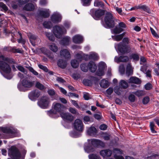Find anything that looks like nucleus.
Returning a JSON list of instances; mask_svg holds the SVG:
<instances>
[{
    "label": "nucleus",
    "instance_id": "obj_1",
    "mask_svg": "<svg viewBox=\"0 0 159 159\" xmlns=\"http://www.w3.org/2000/svg\"><path fill=\"white\" fill-rule=\"evenodd\" d=\"M7 62H13V59L6 57L2 55L0 56V70L5 73H9L11 71V68Z\"/></svg>",
    "mask_w": 159,
    "mask_h": 159
},
{
    "label": "nucleus",
    "instance_id": "obj_2",
    "mask_svg": "<svg viewBox=\"0 0 159 159\" xmlns=\"http://www.w3.org/2000/svg\"><path fill=\"white\" fill-rule=\"evenodd\" d=\"M129 40L128 38L125 37L123 39L122 42L115 46L116 48H117L119 52L122 53H129L130 52L131 48L129 45H126L129 43Z\"/></svg>",
    "mask_w": 159,
    "mask_h": 159
},
{
    "label": "nucleus",
    "instance_id": "obj_3",
    "mask_svg": "<svg viewBox=\"0 0 159 159\" xmlns=\"http://www.w3.org/2000/svg\"><path fill=\"white\" fill-rule=\"evenodd\" d=\"M53 109L47 111V114L50 117L54 118L57 112L61 113L63 111L65 107L62 104L56 102H54L52 104Z\"/></svg>",
    "mask_w": 159,
    "mask_h": 159
},
{
    "label": "nucleus",
    "instance_id": "obj_4",
    "mask_svg": "<svg viewBox=\"0 0 159 159\" xmlns=\"http://www.w3.org/2000/svg\"><path fill=\"white\" fill-rule=\"evenodd\" d=\"M115 19L111 13L110 12L106 13L104 18L105 25L104 26L107 28H113L115 25Z\"/></svg>",
    "mask_w": 159,
    "mask_h": 159
},
{
    "label": "nucleus",
    "instance_id": "obj_5",
    "mask_svg": "<svg viewBox=\"0 0 159 159\" xmlns=\"http://www.w3.org/2000/svg\"><path fill=\"white\" fill-rule=\"evenodd\" d=\"M21 84L18 85V88L20 91H24V90L22 88V86L26 88H30L32 87L34 84V81H30L27 79H25L21 81Z\"/></svg>",
    "mask_w": 159,
    "mask_h": 159
},
{
    "label": "nucleus",
    "instance_id": "obj_6",
    "mask_svg": "<svg viewBox=\"0 0 159 159\" xmlns=\"http://www.w3.org/2000/svg\"><path fill=\"white\" fill-rule=\"evenodd\" d=\"M50 100L47 96H43L41 98L38 102V105L41 108H47L50 104Z\"/></svg>",
    "mask_w": 159,
    "mask_h": 159
},
{
    "label": "nucleus",
    "instance_id": "obj_7",
    "mask_svg": "<svg viewBox=\"0 0 159 159\" xmlns=\"http://www.w3.org/2000/svg\"><path fill=\"white\" fill-rule=\"evenodd\" d=\"M8 154L13 159L19 158L20 156V153L18 149L15 146H11L9 149Z\"/></svg>",
    "mask_w": 159,
    "mask_h": 159
},
{
    "label": "nucleus",
    "instance_id": "obj_8",
    "mask_svg": "<svg viewBox=\"0 0 159 159\" xmlns=\"http://www.w3.org/2000/svg\"><path fill=\"white\" fill-rule=\"evenodd\" d=\"M66 33V30L62 26L56 25L53 27V33L55 36L58 38H60L62 35Z\"/></svg>",
    "mask_w": 159,
    "mask_h": 159
},
{
    "label": "nucleus",
    "instance_id": "obj_9",
    "mask_svg": "<svg viewBox=\"0 0 159 159\" xmlns=\"http://www.w3.org/2000/svg\"><path fill=\"white\" fill-rule=\"evenodd\" d=\"M104 11L101 9L95 10L94 9H92L90 11V14L96 20H99L101 17L104 14Z\"/></svg>",
    "mask_w": 159,
    "mask_h": 159
},
{
    "label": "nucleus",
    "instance_id": "obj_10",
    "mask_svg": "<svg viewBox=\"0 0 159 159\" xmlns=\"http://www.w3.org/2000/svg\"><path fill=\"white\" fill-rule=\"evenodd\" d=\"M74 129L79 131H82L84 128L82 121L80 119L76 120L73 124Z\"/></svg>",
    "mask_w": 159,
    "mask_h": 159
},
{
    "label": "nucleus",
    "instance_id": "obj_11",
    "mask_svg": "<svg viewBox=\"0 0 159 159\" xmlns=\"http://www.w3.org/2000/svg\"><path fill=\"white\" fill-rule=\"evenodd\" d=\"M40 95L39 91L38 90H35L31 92L29 94V97L31 100L38 98Z\"/></svg>",
    "mask_w": 159,
    "mask_h": 159
},
{
    "label": "nucleus",
    "instance_id": "obj_12",
    "mask_svg": "<svg viewBox=\"0 0 159 159\" xmlns=\"http://www.w3.org/2000/svg\"><path fill=\"white\" fill-rule=\"evenodd\" d=\"M51 20L54 23H57L60 22L61 20V15L57 12H55L51 16Z\"/></svg>",
    "mask_w": 159,
    "mask_h": 159
},
{
    "label": "nucleus",
    "instance_id": "obj_13",
    "mask_svg": "<svg viewBox=\"0 0 159 159\" xmlns=\"http://www.w3.org/2000/svg\"><path fill=\"white\" fill-rule=\"evenodd\" d=\"M113 153L114 154V157L115 159H124L122 156L117 155L122 154V151L121 150L117 148H115L113 150Z\"/></svg>",
    "mask_w": 159,
    "mask_h": 159
},
{
    "label": "nucleus",
    "instance_id": "obj_14",
    "mask_svg": "<svg viewBox=\"0 0 159 159\" xmlns=\"http://www.w3.org/2000/svg\"><path fill=\"white\" fill-rule=\"evenodd\" d=\"M60 115L63 119L70 121H72L74 119V117L68 113L61 112Z\"/></svg>",
    "mask_w": 159,
    "mask_h": 159
},
{
    "label": "nucleus",
    "instance_id": "obj_15",
    "mask_svg": "<svg viewBox=\"0 0 159 159\" xmlns=\"http://www.w3.org/2000/svg\"><path fill=\"white\" fill-rule=\"evenodd\" d=\"M88 141L89 144H90L94 147L96 146L102 145V144H103V143L102 142L97 139H88Z\"/></svg>",
    "mask_w": 159,
    "mask_h": 159
},
{
    "label": "nucleus",
    "instance_id": "obj_16",
    "mask_svg": "<svg viewBox=\"0 0 159 159\" xmlns=\"http://www.w3.org/2000/svg\"><path fill=\"white\" fill-rule=\"evenodd\" d=\"M100 153V155L103 157H109L111 156L112 151L109 149H106L101 150Z\"/></svg>",
    "mask_w": 159,
    "mask_h": 159
},
{
    "label": "nucleus",
    "instance_id": "obj_17",
    "mask_svg": "<svg viewBox=\"0 0 159 159\" xmlns=\"http://www.w3.org/2000/svg\"><path fill=\"white\" fill-rule=\"evenodd\" d=\"M28 36L29 38L30 41L32 45L35 46L36 41L39 40L37 36L30 33L28 34Z\"/></svg>",
    "mask_w": 159,
    "mask_h": 159
},
{
    "label": "nucleus",
    "instance_id": "obj_18",
    "mask_svg": "<svg viewBox=\"0 0 159 159\" xmlns=\"http://www.w3.org/2000/svg\"><path fill=\"white\" fill-rule=\"evenodd\" d=\"M147 66H148L146 65L142 66L140 68V70L146 74L147 77L151 78L152 77V70H147Z\"/></svg>",
    "mask_w": 159,
    "mask_h": 159
},
{
    "label": "nucleus",
    "instance_id": "obj_19",
    "mask_svg": "<svg viewBox=\"0 0 159 159\" xmlns=\"http://www.w3.org/2000/svg\"><path fill=\"white\" fill-rule=\"evenodd\" d=\"M97 132V129L94 126H91L87 129V133L89 135L94 136L96 134Z\"/></svg>",
    "mask_w": 159,
    "mask_h": 159
},
{
    "label": "nucleus",
    "instance_id": "obj_20",
    "mask_svg": "<svg viewBox=\"0 0 159 159\" xmlns=\"http://www.w3.org/2000/svg\"><path fill=\"white\" fill-rule=\"evenodd\" d=\"M60 54L61 57L66 59L70 58V54L69 51L66 49L61 50L60 52Z\"/></svg>",
    "mask_w": 159,
    "mask_h": 159
},
{
    "label": "nucleus",
    "instance_id": "obj_21",
    "mask_svg": "<svg viewBox=\"0 0 159 159\" xmlns=\"http://www.w3.org/2000/svg\"><path fill=\"white\" fill-rule=\"evenodd\" d=\"M83 41V38L82 36L80 35H76L73 38V41L76 43H80Z\"/></svg>",
    "mask_w": 159,
    "mask_h": 159
},
{
    "label": "nucleus",
    "instance_id": "obj_22",
    "mask_svg": "<svg viewBox=\"0 0 159 159\" xmlns=\"http://www.w3.org/2000/svg\"><path fill=\"white\" fill-rule=\"evenodd\" d=\"M129 60V58L127 56H120L119 57H116L115 58V61L117 62H125Z\"/></svg>",
    "mask_w": 159,
    "mask_h": 159
},
{
    "label": "nucleus",
    "instance_id": "obj_23",
    "mask_svg": "<svg viewBox=\"0 0 159 159\" xmlns=\"http://www.w3.org/2000/svg\"><path fill=\"white\" fill-rule=\"evenodd\" d=\"M129 83H134L136 84H139L141 83V80L139 78L135 77H131L129 80Z\"/></svg>",
    "mask_w": 159,
    "mask_h": 159
},
{
    "label": "nucleus",
    "instance_id": "obj_24",
    "mask_svg": "<svg viewBox=\"0 0 159 159\" xmlns=\"http://www.w3.org/2000/svg\"><path fill=\"white\" fill-rule=\"evenodd\" d=\"M1 130L5 133L13 134L15 133V131L12 128L2 127Z\"/></svg>",
    "mask_w": 159,
    "mask_h": 159
},
{
    "label": "nucleus",
    "instance_id": "obj_25",
    "mask_svg": "<svg viewBox=\"0 0 159 159\" xmlns=\"http://www.w3.org/2000/svg\"><path fill=\"white\" fill-rule=\"evenodd\" d=\"M86 56L88 59L94 60H98L99 58L97 54L93 52H91L89 55H87Z\"/></svg>",
    "mask_w": 159,
    "mask_h": 159
},
{
    "label": "nucleus",
    "instance_id": "obj_26",
    "mask_svg": "<svg viewBox=\"0 0 159 159\" xmlns=\"http://www.w3.org/2000/svg\"><path fill=\"white\" fill-rule=\"evenodd\" d=\"M70 38L68 36L64 37L60 42V43L63 45H67L69 44Z\"/></svg>",
    "mask_w": 159,
    "mask_h": 159
},
{
    "label": "nucleus",
    "instance_id": "obj_27",
    "mask_svg": "<svg viewBox=\"0 0 159 159\" xmlns=\"http://www.w3.org/2000/svg\"><path fill=\"white\" fill-rule=\"evenodd\" d=\"M40 15L43 17H48L50 15V11L49 9H45L43 10H40Z\"/></svg>",
    "mask_w": 159,
    "mask_h": 159
},
{
    "label": "nucleus",
    "instance_id": "obj_28",
    "mask_svg": "<svg viewBox=\"0 0 159 159\" xmlns=\"http://www.w3.org/2000/svg\"><path fill=\"white\" fill-rule=\"evenodd\" d=\"M99 84L101 87L106 89L109 86V83L107 80L103 79L100 81Z\"/></svg>",
    "mask_w": 159,
    "mask_h": 159
},
{
    "label": "nucleus",
    "instance_id": "obj_29",
    "mask_svg": "<svg viewBox=\"0 0 159 159\" xmlns=\"http://www.w3.org/2000/svg\"><path fill=\"white\" fill-rule=\"evenodd\" d=\"M88 66L89 70L90 71L92 72H94L95 71L97 68V66L93 62H90Z\"/></svg>",
    "mask_w": 159,
    "mask_h": 159
},
{
    "label": "nucleus",
    "instance_id": "obj_30",
    "mask_svg": "<svg viewBox=\"0 0 159 159\" xmlns=\"http://www.w3.org/2000/svg\"><path fill=\"white\" fill-rule=\"evenodd\" d=\"M34 5L31 3L26 4L23 7V9L27 11H31L34 9Z\"/></svg>",
    "mask_w": 159,
    "mask_h": 159
},
{
    "label": "nucleus",
    "instance_id": "obj_31",
    "mask_svg": "<svg viewBox=\"0 0 159 159\" xmlns=\"http://www.w3.org/2000/svg\"><path fill=\"white\" fill-rule=\"evenodd\" d=\"M49 48L52 51L56 52L58 50V47L55 43H52L49 45Z\"/></svg>",
    "mask_w": 159,
    "mask_h": 159
},
{
    "label": "nucleus",
    "instance_id": "obj_32",
    "mask_svg": "<svg viewBox=\"0 0 159 159\" xmlns=\"http://www.w3.org/2000/svg\"><path fill=\"white\" fill-rule=\"evenodd\" d=\"M133 68L130 64H128L127 66L126 70V74L129 76L132 75L133 73Z\"/></svg>",
    "mask_w": 159,
    "mask_h": 159
},
{
    "label": "nucleus",
    "instance_id": "obj_33",
    "mask_svg": "<svg viewBox=\"0 0 159 159\" xmlns=\"http://www.w3.org/2000/svg\"><path fill=\"white\" fill-rule=\"evenodd\" d=\"M67 64V63L66 61L61 59L59 60L57 62L58 66L62 68H65Z\"/></svg>",
    "mask_w": 159,
    "mask_h": 159
},
{
    "label": "nucleus",
    "instance_id": "obj_34",
    "mask_svg": "<svg viewBox=\"0 0 159 159\" xmlns=\"http://www.w3.org/2000/svg\"><path fill=\"white\" fill-rule=\"evenodd\" d=\"M89 146L85 147L84 148V150L87 153L93 152L95 150V147L92 146L90 144H89Z\"/></svg>",
    "mask_w": 159,
    "mask_h": 159
},
{
    "label": "nucleus",
    "instance_id": "obj_35",
    "mask_svg": "<svg viewBox=\"0 0 159 159\" xmlns=\"http://www.w3.org/2000/svg\"><path fill=\"white\" fill-rule=\"evenodd\" d=\"M125 33L124 32L122 34L112 37V38L113 39L116 41H120L123 38V37L125 34Z\"/></svg>",
    "mask_w": 159,
    "mask_h": 159
},
{
    "label": "nucleus",
    "instance_id": "obj_36",
    "mask_svg": "<svg viewBox=\"0 0 159 159\" xmlns=\"http://www.w3.org/2000/svg\"><path fill=\"white\" fill-rule=\"evenodd\" d=\"M120 86L122 88L125 89L128 86V84L127 82L123 80H121L120 83Z\"/></svg>",
    "mask_w": 159,
    "mask_h": 159
},
{
    "label": "nucleus",
    "instance_id": "obj_37",
    "mask_svg": "<svg viewBox=\"0 0 159 159\" xmlns=\"http://www.w3.org/2000/svg\"><path fill=\"white\" fill-rule=\"evenodd\" d=\"M114 91L118 95H120L123 92L122 88L118 86H116L114 88Z\"/></svg>",
    "mask_w": 159,
    "mask_h": 159
},
{
    "label": "nucleus",
    "instance_id": "obj_38",
    "mask_svg": "<svg viewBox=\"0 0 159 159\" xmlns=\"http://www.w3.org/2000/svg\"><path fill=\"white\" fill-rule=\"evenodd\" d=\"M112 31L115 34H118L123 31L122 29L118 25H116L114 28L112 30Z\"/></svg>",
    "mask_w": 159,
    "mask_h": 159
},
{
    "label": "nucleus",
    "instance_id": "obj_39",
    "mask_svg": "<svg viewBox=\"0 0 159 159\" xmlns=\"http://www.w3.org/2000/svg\"><path fill=\"white\" fill-rule=\"evenodd\" d=\"M71 64L73 67L76 68L79 65V62L77 60H72L71 61Z\"/></svg>",
    "mask_w": 159,
    "mask_h": 159
},
{
    "label": "nucleus",
    "instance_id": "obj_40",
    "mask_svg": "<svg viewBox=\"0 0 159 159\" xmlns=\"http://www.w3.org/2000/svg\"><path fill=\"white\" fill-rule=\"evenodd\" d=\"M138 8H139V9H141L148 13L150 12V10L149 8L145 5H140L138 6Z\"/></svg>",
    "mask_w": 159,
    "mask_h": 159
},
{
    "label": "nucleus",
    "instance_id": "obj_41",
    "mask_svg": "<svg viewBox=\"0 0 159 159\" xmlns=\"http://www.w3.org/2000/svg\"><path fill=\"white\" fill-rule=\"evenodd\" d=\"M10 51L14 53H22L23 52V51L20 48L17 49L15 47H12L10 49Z\"/></svg>",
    "mask_w": 159,
    "mask_h": 159
},
{
    "label": "nucleus",
    "instance_id": "obj_42",
    "mask_svg": "<svg viewBox=\"0 0 159 159\" xmlns=\"http://www.w3.org/2000/svg\"><path fill=\"white\" fill-rule=\"evenodd\" d=\"M94 6L95 7H103L104 6L103 3L101 1L98 0H95L94 2Z\"/></svg>",
    "mask_w": 159,
    "mask_h": 159
},
{
    "label": "nucleus",
    "instance_id": "obj_43",
    "mask_svg": "<svg viewBox=\"0 0 159 159\" xmlns=\"http://www.w3.org/2000/svg\"><path fill=\"white\" fill-rule=\"evenodd\" d=\"M80 68L81 70L84 72H87L88 70L87 65L84 63H82L81 64Z\"/></svg>",
    "mask_w": 159,
    "mask_h": 159
},
{
    "label": "nucleus",
    "instance_id": "obj_44",
    "mask_svg": "<svg viewBox=\"0 0 159 159\" xmlns=\"http://www.w3.org/2000/svg\"><path fill=\"white\" fill-rule=\"evenodd\" d=\"M134 93L138 97H140L145 94V92L143 90H139Z\"/></svg>",
    "mask_w": 159,
    "mask_h": 159
},
{
    "label": "nucleus",
    "instance_id": "obj_45",
    "mask_svg": "<svg viewBox=\"0 0 159 159\" xmlns=\"http://www.w3.org/2000/svg\"><path fill=\"white\" fill-rule=\"evenodd\" d=\"M107 67L106 64L103 62H101L99 63L98 69L104 70Z\"/></svg>",
    "mask_w": 159,
    "mask_h": 159
},
{
    "label": "nucleus",
    "instance_id": "obj_46",
    "mask_svg": "<svg viewBox=\"0 0 159 159\" xmlns=\"http://www.w3.org/2000/svg\"><path fill=\"white\" fill-rule=\"evenodd\" d=\"M35 87L40 90H43L45 88L44 86L39 82H36Z\"/></svg>",
    "mask_w": 159,
    "mask_h": 159
},
{
    "label": "nucleus",
    "instance_id": "obj_47",
    "mask_svg": "<svg viewBox=\"0 0 159 159\" xmlns=\"http://www.w3.org/2000/svg\"><path fill=\"white\" fill-rule=\"evenodd\" d=\"M18 70L23 73L25 74H26L27 73L26 70L22 66L19 65L16 66Z\"/></svg>",
    "mask_w": 159,
    "mask_h": 159
},
{
    "label": "nucleus",
    "instance_id": "obj_48",
    "mask_svg": "<svg viewBox=\"0 0 159 159\" xmlns=\"http://www.w3.org/2000/svg\"><path fill=\"white\" fill-rule=\"evenodd\" d=\"M44 26L47 28H50L52 26L51 22L50 21H45L43 23Z\"/></svg>",
    "mask_w": 159,
    "mask_h": 159
},
{
    "label": "nucleus",
    "instance_id": "obj_49",
    "mask_svg": "<svg viewBox=\"0 0 159 159\" xmlns=\"http://www.w3.org/2000/svg\"><path fill=\"white\" fill-rule=\"evenodd\" d=\"M46 35L49 40L52 41H54L55 38L52 33H46Z\"/></svg>",
    "mask_w": 159,
    "mask_h": 159
},
{
    "label": "nucleus",
    "instance_id": "obj_50",
    "mask_svg": "<svg viewBox=\"0 0 159 159\" xmlns=\"http://www.w3.org/2000/svg\"><path fill=\"white\" fill-rule=\"evenodd\" d=\"M96 75L98 76H102L104 74V70L98 69L96 72Z\"/></svg>",
    "mask_w": 159,
    "mask_h": 159
},
{
    "label": "nucleus",
    "instance_id": "obj_51",
    "mask_svg": "<svg viewBox=\"0 0 159 159\" xmlns=\"http://www.w3.org/2000/svg\"><path fill=\"white\" fill-rule=\"evenodd\" d=\"M150 127L151 132L152 133H155L156 131L154 129L155 124L153 122H150Z\"/></svg>",
    "mask_w": 159,
    "mask_h": 159
},
{
    "label": "nucleus",
    "instance_id": "obj_52",
    "mask_svg": "<svg viewBox=\"0 0 159 159\" xmlns=\"http://www.w3.org/2000/svg\"><path fill=\"white\" fill-rule=\"evenodd\" d=\"M29 70L31 72L33 75L37 76L39 75V73L35 71L32 67L29 66L28 68Z\"/></svg>",
    "mask_w": 159,
    "mask_h": 159
},
{
    "label": "nucleus",
    "instance_id": "obj_53",
    "mask_svg": "<svg viewBox=\"0 0 159 159\" xmlns=\"http://www.w3.org/2000/svg\"><path fill=\"white\" fill-rule=\"evenodd\" d=\"M152 86L151 84L148 83L144 85V88L146 90H149L152 89Z\"/></svg>",
    "mask_w": 159,
    "mask_h": 159
},
{
    "label": "nucleus",
    "instance_id": "obj_54",
    "mask_svg": "<svg viewBox=\"0 0 159 159\" xmlns=\"http://www.w3.org/2000/svg\"><path fill=\"white\" fill-rule=\"evenodd\" d=\"M130 58L133 59L134 60L137 61L139 59V57L137 54H133L130 56Z\"/></svg>",
    "mask_w": 159,
    "mask_h": 159
},
{
    "label": "nucleus",
    "instance_id": "obj_55",
    "mask_svg": "<svg viewBox=\"0 0 159 159\" xmlns=\"http://www.w3.org/2000/svg\"><path fill=\"white\" fill-rule=\"evenodd\" d=\"M18 34H19L20 36V38L18 39V42L19 43H22L23 44H24L25 43V40L23 39L22 37V34L21 33H20L19 32H18Z\"/></svg>",
    "mask_w": 159,
    "mask_h": 159
},
{
    "label": "nucleus",
    "instance_id": "obj_56",
    "mask_svg": "<svg viewBox=\"0 0 159 159\" xmlns=\"http://www.w3.org/2000/svg\"><path fill=\"white\" fill-rule=\"evenodd\" d=\"M83 82L84 85L86 86H89L92 84L91 81L88 79L84 80Z\"/></svg>",
    "mask_w": 159,
    "mask_h": 159
},
{
    "label": "nucleus",
    "instance_id": "obj_57",
    "mask_svg": "<svg viewBox=\"0 0 159 159\" xmlns=\"http://www.w3.org/2000/svg\"><path fill=\"white\" fill-rule=\"evenodd\" d=\"M89 159H101L99 156L93 154L89 155Z\"/></svg>",
    "mask_w": 159,
    "mask_h": 159
},
{
    "label": "nucleus",
    "instance_id": "obj_58",
    "mask_svg": "<svg viewBox=\"0 0 159 159\" xmlns=\"http://www.w3.org/2000/svg\"><path fill=\"white\" fill-rule=\"evenodd\" d=\"M0 7L2 8L5 11H7L8 9L6 5L2 2H0Z\"/></svg>",
    "mask_w": 159,
    "mask_h": 159
},
{
    "label": "nucleus",
    "instance_id": "obj_59",
    "mask_svg": "<svg viewBox=\"0 0 159 159\" xmlns=\"http://www.w3.org/2000/svg\"><path fill=\"white\" fill-rule=\"evenodd\" d=\"M150 101V98L148 96L144 97L143 99V103L144 104H147Z\"/></svg>",
    "mask_w": 159,
    "mask_h": 159
},
{
    "label": "nucleus",
    "instance_id": "obj_60",
    "mask_svg": "<svg viewBox=\"0 0 159 159\" xmlns=\"http://www.w3.org/2000/svg\"><path fill=\"white\" fill-rule=\"evenodd\" d=\"M76 60L79 62L83 59V56L82 55L80 54H77L75 56Z\"/></svg>",
    "mask_w": 159,
    "mask_h": 159
},
{
    "label": "nucleus",
    "instance_id": "obj_61",
    "mask_svg": "<svg viewBox=\"0 0 159 159\" xmlns=\"http://www.w3.org/2000/svg\"><path fill=\"white\" fill-rule=\"evenodd\" d=\"M91 0H82L83 5L84 6H88L89 5Z\"/></svg>",
    "mask_w": 159,
    "mask_h": 159
},
{
    "label": "nucleus",
    "instance_id": "obj_62",
    "mask_svg": "<svg viewBox=\"0 0 159 159\" xmlns=\"http://www.w3.org/2000/svg\"><path fill=\"white\" fill-rule=\"evenodd\" d=\"M118 26L120 27V28L122 29L123 31H124V29L126 27L125 24L123 22H120L119 23Z\"/></svg>",
    "mask_w": 159,
    "mask_h": 159
},
{
    "label": "nucleus",
    "instance_id": "obj_63",
    "mask_svg": "<svg viewBox=\"0 0 159 159\" xmlns=\"http://www.w3.org/2000/svg\"><path fill=\"white\" fill-rule=\"evenodd\" d=\"M38 66L40 69L43 70L44 71L46 72L48 71V69L46 67L44 66L41 64H39Z\"/></svg>",
    "mask_w": 159,
    "mask_h": 159
},
{
    "label": "nucleus",
    "instance_id": "obj_64",
    "mask_svg": "<svg viewBox=\"0 0 159 159\" xmlns=\"http://www.w3.org/2000/svg\"><path fill=\"white\" fill-rule=\"evenodd\" d=\"M128 98L130 102H133L135 101V96L133 94H130Z\"/></svg>",
    "mask_w": 159,
    "mask_h": 159
}]
</instances>
